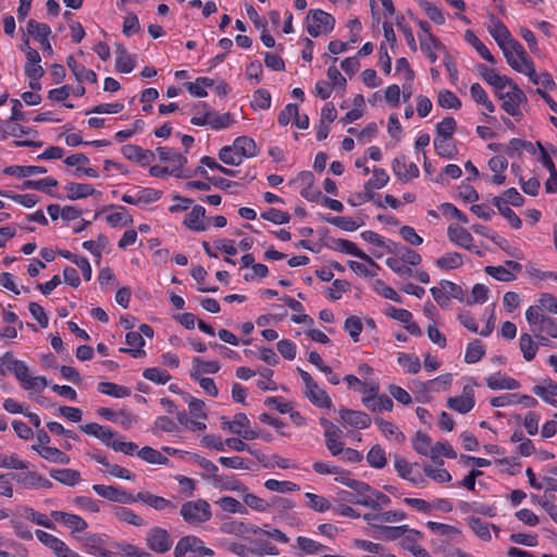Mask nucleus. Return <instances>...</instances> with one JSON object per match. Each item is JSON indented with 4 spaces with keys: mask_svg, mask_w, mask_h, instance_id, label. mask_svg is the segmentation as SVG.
I'll list each match as a JSON object with an SVG mask.
<instances>
[{
    "mask_svg": "<svg viewBox=\"0 0 557 557\" xmlns=\"http://www.w3.org/2000/svg\"><path fill=\"white\" fill-rule=\"evenodd\" d=\"M338 495L343 500H346L355 505H361L368 508H372L374 510H379L391 504V498L387 495L379 491H373L372 488L371 492H363L358 497H352L354 495L348 491H342L338 493Z\"/></svg>",
    "mask_w": 557,
    "mask_h": 557,
    "instance_id": "nucleus-1",
    "label": "nucleus"
},
{
    "mask_svg": "<svg viewBox=\"0 0 557 557\" xmlns=\"http://www.w3.org/2000/svg\"><path fill=\"white\" fill-rule=\"evenodd\" d=\"M181 516L189 524H200L211 518L210 505L205 499L188 500L181 507Z\"/></svg>",
    "mask_w": 557,
    "mask_h": 557,
    "instance_id": "nucleus-2",
    "label": "nucleus"
},
{
    "mask_svg": "<svg viewBox=\"0 0 557 557\" xmlns=\"http://www.w3.org/2000/svg\"><path fill=\"white\" fill-rule=\"evenodd\" d=\"M307 20V32L312 37L332 32L335 25L334 17L322 10H310Z\"/></svg>",
    "mask_w": 557,
    "mask_h": 557,
    "instance_id": "nucleus-3",
    "label": "nucleus"
},
{
    "mask_svg": "<svg viewBox=\"0 0 557 557\" xmlns=\"http://www.w3.org/2000/svg\"><path fill=\"white\" fill-rule=\"evenodd\" d=\"M498 99L503 101L502 109L506 113L513 116L517 121L522 119L520 104L527 102L528 99L517 84H512L510 90L505 91Z\"/></svg>",
    "mask_w": 557,
    "mask_h": 557,
    "instance_id": "nucleus-4",
    "label": "nucleus"
},
{
    "mask_svg": "<svg viewBox=\"0 0 557 557\" xmlns=\"http://www.w3.org/2000/svg\"><path fill=\"white\" fill-rule=\"evenodd\" d=\"M525 319L532 326V331L546 333L549 336L557 338V321L546 314H537L535 309L525 311Z\"/></svg>",
    "mask_w": 557,
    "mask_h": 557,
    "instance_id": "nucleus-5",
    "label": "nucleus"
},
{
    "mask_svg": "<svg viewBox=\"0 0 557 557\" xmlns=\"http://www.w3.org/2000/svg\"><path fill=\"white\" fill-rule=\"evenodd\" d=\"M157 152L161 161H168L173 164V168L171 169V175H174L178 178H186L190 176L188 173H185L182 170L183 166L187 163V158L182 153L176 152L168 147H159L157 148Z\"/></svg>",
    "mask_w": 557,
    "mask_h": 557,
    "instance_id": "nucleus-6",
    "label": "nucleus"
},
{
    "mask_svg": "<svg viewBox=\"0 0 557 557\" xmlns=\"http://www.w3.org/2000/svg\"><path fill=\"white\" fill-rule=\"evenodd\" d=\"M147 545L159 554L168 552L172 545L169 532L159 527L152 528L147 534Z\"/></svg>",
    "mask_w": 557,
    "mask_h": 557,
    "instance_id": "nucleus-7",
    "label": "nucleus"
},
{
    "mask_svg": "<svg viewBox=\"0 0 557 557\" xmlns=\"http://www.w3.org/2000/svg\"><path fill=\"white\" fill-rule=\"evenodd\" d=\"M92 490L101 497L121 504L134 503V495L113 485L95 484Z\"/></svg>",
    "mask_w": 557,
    "mask_h": 557,
    "instance_id": "nucleus-8",
    "label": "nucleus"
},
{
    "mask_svg": "<svg viewBox=\"0 0 557 557\" xmlns=\"http://www.w3.org/2000/svg\"><path fill=\"white\" fill-rule=\"evenodd\" d=\"M473 391L469 386H465L461 396L449 397L447 399L448 408L459 412L467 413L474 407Z\"/></svg>",
    "mask_w": 557,
    "mask_h": 557,
    "instance_id": "nucleus-9",
    "label": "nucleus"
},
{
    "mask_svg": "<svg viewBox=\"0 0 557 557\" xmlns=\"http://www.w3.org/2000/svg\"><path fill=\"white\" fill-rule=\"evenodd\" d=\"M197 462L202 469H205L207 472L211 473V480L216 486H220L222 488L230 490V491H239L243 488V484L239 481H234V484L223 483V475H220L216 473L218 467L209 459H206L203 457H198Z\"/></svg>",
    "mask_w": 557,
    "mask_h": 557,
    "instance_id": "nucleus-10",
    "label": "nucleus"
},
{
    "mask_svg": "<svg viewBox=\"0 0 557 557\" xmlns=\"http://www.w3.org/2000/svg\"><path fill=\"white\" fill-rule=\"evenodd\" d=\"M135 502H141L158 511H163L166 509L173 510L176 508V505L174 503H172L171 500H169L164 497L151 494L149 492L137 493L134 496V503Z\"/></svg>",
    "mask_w": 557,
    "mask_h": 557,
    "instance_id": "nucleus-11",
    "label": "nucleus"
},
{
    "mask_svg": "<svg viewBox=\"0 0 557 557\" xmlns=\"http://www.w3.org/2000/svg\"><path fill=\"white\" fill-rule=\"evenodd\" d=\"M121 151L126 159L139 162L144 166L152 163L156 158L151 150H145L137 145H125Z\"/></svg>",
    "mask_w": 557,
    "mask_h": 557,
    "instance_id": "nucleus-12",
    "label": "nucleus"
},
{
    "mask_svg": "<svg viewBox=\"0 0 557 557\" xmlns=\"http://www.w3.org/2000/svg\"><path fill=\"white\" fill-rule=\"evenodd\" d=\"M392 169L394 174L403 182L418 177L420 172L416 163L406 164V157L400 156L394 159Z\"/></svg>",
    "mask_w": 557,
    "mask_h": 557,
    "instance_id": "nucleus-13",
    "label": "nucleus"
},
{
    "mask_svg": "<svg viewBox=\"0 0 557 557\" xmlns=\"http://www.w3.org/2000/svg\"><path fill=\"white\" fill-rule=\"evenodd\" d=\"M12 480H15L17 483L27 488L35 486H41L45 488L52 487L51 481L32 471L14 473L12 474Z\"/></svg>",
    "mask_w": 557,
    "mask_h": 557,
    "instance_id": "nucleus-14",
    "label": "nucleus"
},
{
    "mask_svg": "<svg viewBox=\"0 0 557 557\" xmlns=\"http://www.w3.org/2000/svg\"><path fill=\"white\" fill-rule=\"evenodd\" d=\"M339 417L347 424L358 429H367L371 424L370 416L363 411L343 408L339 410Z\"/></svg>",
    "mask_w": 557,
    "mask_h": 557,
    "instance_id": "nucleus-15",
    "label": "nucleus"
},
{
    "mask_svg": "<svg viewBox=\"0 0 557 557\" xmlns=\"http://www.w3.org/2000/svg\"><path fill=\"white\" fill-rule=\"evenodd\" d=\"M206 209L202 206H195L193 210L186 215L183 224L191 231L203 232L207 230L205 223Z\"/></svg>",
    "mask_w": 557,
    "mask_h": 557,
    "instance_id": "nucleus-16",
    "label": "nucleus"
},
{
    "mask_svg": "<svg viewBox=\"0 0 557 557\" xmlns=\"http://www.w3.org/2000/svg\"><path fill=\"white\" fill-rule=\"evenodd\" d=\"M406 533L422 536L420 531L411 530L406 524L398 527H388L382 524L379 529V534L376 537L383 541H395L403 537Z\"/></svg>",
    "mask_w": 557,
    "mask_h": 557,
    "instance_id": "nucleus-17",
    "label": "nucleus"
},
{
    "mask_svg": "<svg viewBox=\"0 0 557 557\" xmlns=\"http://www.w3.org/2000/svg\"><path fill=\"white\" fill-rule=\"evenodd\" d=\"M487 387L493 391L497 389H517L520 387V383L513 377L496 372L485 379Z\"/></svg>",
    "mask_w": 557,
    "mask_h": 557,
    "instance_id": "nucleus-18",
    "label": "nucleus"
},
{
    "mask_svg": "<svg viewBox=\"0 0 557 557\" xmlns=\"http://www.w3.org/2000/svg\"><path fill=\"white\" fill-rule=\"evenodd\" d=\"M64 188L67 193L66 197L70 200H77V199L87 198L88 196H94V195L100 196L101 195V193L96 190L92 187V185H90V184H81V183L71 182V183H67Z\"/></svg>",
    "mask_w": 557,
    "mask_h": 557,
    "instance_id": "nucleus-19",
    "label": "nucleus"
},
{
    "mask_svg": "<svg viewBox=\"0 0 557 557\" xmlns=\"http://www.w3.org/2000/svg\"><path fill=\"white\" fill-rule=\"evenodd\" d=\"M40 55L36 49L29 48L27 51V62L25 65V74L29 79L38 81L45 74L40 63Z\"/></svg>",
    "mask_w": 557,
    "mask_h": 557,
    "instance_id": "nucleus-20",
    "label": "nucleus"
},
{
    "mask_svg": "<svg viewBox=\"0 0 557 557\" xmlns=\"http://www.w3.org/2000/svg\"><path fill=\"white\" fill-rule=\"evenodd\" d=\"M51 517L57 522L63 523L77 532L84 531L88 527L87 522L77 515L55 510L51 512Z\"/></svg>",
    "mask_w": 557,
    "mask_h": 557,
    "instance_id": "nucleus-21",
    "label": "nucleus"
},
{
    "mask_svg": "<svg viewBox=\"0 0 557 557\" xmlns=\"http://www.w3.org/2000/svg\"><path fill=\"white\" fill-rule=\"evenodd\" d=\"M220 530L224 534H234L236 536H244L247 533H253L257 534L258 532H261L262 530L258 527L245 523L243 521H228L223 522L220 527Z\"/></svg>",
    "mask_w": 557,
    "mask_h": 557,
    "instance_id": "nucleus-22",
    "label": "nucleus"
},
{
    "mask_svg": "<svg viewBox=\"0 0 557 557\" xmlns=\"http://www.w3.org/2000/svg\"><path fill=\"white\" fill-rule=\"evenodd\" d=\"M79 429L84 433L97 437L102 443H104L107 446H111V443H112L111 440L115 435L111 429L103 426L101 424H98L96 422H90L85 425H81Z\"/></svg>",
    "mask_w": 557,
    "mask_h": 557,
    "instance_id": "nucleus-23",
    "label": "nucleus"
},
{
    "mask_svg": "<svg viewBox=\"0 0 557 557\" xmlns=\"http://www.w3.org/2000/svg\"><path fill=\"white\" fill-rule=\"evenodd\" d=\"M125 342L128 346L133 348H121V352H126L132 355L134 358H141L146 356V351L143 349L145 345V339L143 335L137 332H128L125 336Z\"/></svg>",
    "mask_w": 557,
    "mask_h": 557,
    "instance_id": "nucleus-24",
    "label": "nucleus"
},
{
    "mask_svg": "<svg viewBox=\"0 0 557 557\" xmlns=\"http://www.w3.org/2000/svg\"><path fill=\"white\" fill-rule=\"evenodd\" d=\"M66 64L78 82L97 83V74L92 70H87L84 65L79 64L73 55L67 57Z\"/></svg>",
    "mask_w": 557,
    "mask_h": 557,
    "instance_id": "nucleus-25",
    "label": "nucleus"
},
{
    "mask_svg": "<svg viewBox=\"0 0 557 557\" xmlns=\"http://www.w3.org/2000/svg\"><path fill=\"white\" fill-rule=\"evenodd\" d=\"M334 248L338 251L355 256L374 267H377V264L367 253L360 250L355 243L348 239L339 238L334 240Z\"/></svg>",
    "mask_w": 557,
    "mask_h": 557,
    "instance_id": "nucleus-26",
    "label": "nucleus"
},
{
    "mask_svg": "<svg viewBox=\"0 0 557 557\" xmlns=\"http://www.w3.org/2000/svg\"><path fill=\"white\" fill-rule=\"evenodd\" d=\"M32 449L36 450L42 458L49 461L60 465H67L70 462V457L63 451H61L59 448L33 445Z\"/></svg>",
    "mask_w": 557,
    "mask_h": 557,
    "instance_id": "nucleus-27",
    "label": "nucleus"
},
{
    "mask_svg": "<svg viewBox=\"0 0 557 557\" xmlns=\"http://www.w3.org/2000/svg\"><path fill=\"white\" fill-rule=\"evenodd\" d=\"M449 239L456 245L463 247L468 250L472 249V235L463 227L449 226L447 230Z\"/></svg>",
    "mask_w": 557,
    "mask_h": 557,
    "instance_id": "nucleus-28",
    "label": "nucleus"
},
{
    "mask_svg": "<svg viewBox=\"0 0 557 557\" xmlns=\"http://www.w3.org/2000/svg\"><path fill=\"white\" fill-rule=\"evenodd\" d=\"M362 404L372 412L391 411L394 407L393 400L385 394H379L373 399L362 397Z\"/></svg>",
    "mask_w": 557,
    "mask_h": 557,
    "instance_id": "nucleus-29",
    "label": "nucleus"
},
{
    "mask_svg": "<svg viewBox=\"0 0 557 557\" xmlns=\"http://www.w3.org/2000/svg\"><path fill=\"white\" fill-rule=\"evenodd\" d=\"M49 474L52 479L67 486H74L82 480L81 472L74 469H52Z\"/></svg>",
    "mask_w": 557,
    "mask_h": 557,
    "instance_id": "nucleus-30",
    "label": "nucleus"
},
{
    "mask_svg": "<svg viewBox=\"0 0 557 557\" xmlns=\"http://www.w3.org/2000/svg\"><path fill=\"white\" fill-rule=\"evenodd\" d=\"M413 466H418V463L416 462L411 465L404 457L397 454L394 455V467L400 478L408 480L414 484L423 482V478L421 475H419L418 478L410 476Z\"/></svg>",
    "mask_w": 557,
    "mask_h": 557,
    "instance_id": "nucleus-31",
    "label": "nucleus"
},
{
    "mask_svg": "<svg viewBox=\"0 0 557 557\" xmlns=\"http://www.w3.org/2000/svg\"><path fill=\"white\" fill-rule=\"evenodd\" d=\"M220 370L218 361H203L198 357L193 359V369L190 376L194 380H199L203 373H216Z\"/></svg>",
    "mask_w": 557,
    "mask_h": 557,
    "instance_id": "nucleus-32",
    "label": "nucleus"
},
{
    "mask_svg": "<svg viewBox=\"0 0 557 557\" xmlns=\"http://www.w3.org/2000/svg\"><path fill=\"white\" fill-rule=\"evenodd\" d=\"M492 203L498 209L499 213L510 223V225L519 230L522 225L521 219L510 209L503 197L496 196L492 199Z\"/></svg>",
    "mask_w": 557,
    "mask_h": 557,
    "instance_id": "nucleus-33",
    "label": "nucleus"
},
{
    "mask_svg": "<svg viewBox=\"0 0 557 557\" xmlns=\"http://www.w3.org/2000/svg\"><path fill=\"white\" fill-rule=\"evenodd\" d=\"M535 309L537 314H544V312L557 314V297L552 294H541L536 300V305L530 306L527 310Z\"/></svg>",
    "mask_w": 557,
    "mask_h": 557,
    "instance_id": "nucleus-34",
    "label": "nucleus"
},
{
    "mask_svg": "<svg viewBox=\"0 0 557 557\" xmlns=\"http://www.w3.org/2000/svg\"><path fill=\"white\" fill-rule=\"evenodd\" d=\"M306 397L315 406L320 408H331L332 400L325 391L321 389L315 383V387H308L305 392Z\"/></svg>",
    "mask_w": 557,
    "mask_h": 557,
    "instance_id": "nucleus-35",
    "label": "nucleus"
},
{
    "mask_svg": "<svg viewBox=\"0 0 557 557\" xmlns=\"http://www.w3.org/2000/svg\"><path fill=\"white\" fill-rule=\"evenodd\" d=\"M202 541L196 536L187 535L182 537L174 548V557H183L188 552H197L200 549Z\"/></svg>",
    "mask_w": 557,
    "mask_h": 557,
    "instance_id": "nucleus-36",
    "label": "nucleus"
},
{
    "mask_svg": "<svg viewBox=\"0 0 557 557\" xmlns=\"http://www.w3.org/2000/svg\"><path fill=\"white\" fill-rule=\"evenodd\" d=\"M234 149L238 151V153L243 158H252L258 153V148L255 140L247 136H239L233 143Z\"/></svg>",
    "mask_w": 557,
    "mask_h": 557,
    "instance_id": "nucleus-37",
    "label": "nucleus"
},
{
    "mask_svg": "<svg viewBox=\"0 0 557 557\" xmlns=\"http://www.w3.org/2000/svg\"><path fill=\"white\" fill-rule=\"evenodd\" d=\"M109 209H117V212L111 213L107 216V222L113 226H126L133 224V218L128 214L127 210L123 206H109Z\"/></svg>",
    "mask_w": 557,
    "mask_h": 557,
    "instance_id": "nucleus-38",
    "label": "nucleus"
},
{
    "mask_svg": "<svg viewBox=\"0 0 557 557\" xmlns=\"http://www.w3.org/2000/svg\"><path fill=\"white\" fill-rule=\"evenodd\" d=\"M338 432L336 425H330L324 432L326 447L333 456H337L344 450V443L338 441Z\"/></svg>",
    "mask_w": 557,
    "mask_h": 557,
    "instance_id": "nucleus-39",
    "label": "nucleus"
},
{
    "mask_svg": "<svg viewBox=\"0 0 557 557\" xmlns=\"http://www.w3.org/2000/svg\"><path fill=\"white\" fill-rule=\"evenodd\" d=\"M3 172L8 175L22 178L30 175L44 174L47 172V169L38 165H11L5 168Z\"/></svg>",
    "mask_w": 557,
    "mask_h": 557,
    "instance_id": "nucleus-40",
    "label": "nucleus"
},
{
    "mask_svg": "<svg viewBox=\"0 0 557 557\" xmlns=\"http://www.w3.org/2000/svg\"><path fill=\"white\" fill-rule=\"evenodd\" d=\"M544 382L546 385H534L532 387V393L541 397L544 401L556 406L557 401L552 400L549 397L557 396V383L549 379L545 380Z\"/></svg>",
    "mask_w": 557,
    "mask_h": 557,
    "instance_id": "nucleus-41",
    "label": "nucleus"
},
{
    "mask_svg": "<svg viewBox=\"0 0 557 557\" xmlns=\"http://www.w3.org/2000/svg\"><path fill=\"white\" fill-rule=\"evenodd\" d=\"M440 456H445L447 458L455 459L457 457V454L449 443L436 442L431 448L430 457L438 466H443L444 461L442 459H438Z\"/></svg>",
    "mask_w": 557,
    "mask_h": 557,
    "instance_id": "nucleus-42",
    "label": "nucleus"
},
{
    "mask_svg": "<svg viewBox=\"0 0 557 557\" xmlns=\"http://www.w3.org/2000/svg\"><path fill=\"white\" fill-rule=\"evenodd\" d=\"M499 47L503 50L504 55L516 54L521 60V62H525V60L530 59L522 45L512 38V36L505 40L503 44L500 42Z\"/></svg>",
    "mask_w": 557,
    "mask_h": 557,
    "instance_id": "nucleus-43",
    "label": "nucleus"
},
{
    "mask_svg": "<svg viewBox=\"0 0 557 557\" xmlns=\"http://www.w3.org/2000/svg\"><path fill=\"white\" fill-rule=\"evenodd\" d=\"M465 39L467 42L473 46V48L484 60L493 64L496 62L495 58L486 48V46L475 36V34L472 30H466Z\"/></svg>",
    "mask_w": 557,
    "mask_h": 557,
    "instance_id": "nucleus-44",
    "label": "nucleus"
},
{
    "mask_svg": "<svg viewBox=\"0 0 557 557\" xmlns=\"http://www.w3.org/2000/svg\"><path fill=\"white\" fill-rule=\"evenodd\" d=\"M98 391L104 395L115 398H124L131 395V389L125 386H120L111 382H101L98 384Z\"/></svg>",
    "mask_w": 557,
    "mask_h": 557,
    "instance_id": "nucleus-45",
    "label": "nucleus"
},
{
    "mask_svg": "<svg viewBox=\"0 0 557 557\" xmlns=\"http://www.w3.org/2000/svg\"><path fill=\"white\" fill-rule=\"evenodd\" d=\"M113 512L119 520L127 522L132 525L141 527L145 524V521L141 517L126 507L115 506L113 508Z\"/></svg>",
    "mask_w": 557,
    "mask_h": 557,
    "instance_id": "nucleus-46",
    "label": "nucleus"
},
{
    "mask_svg": "<svg viewBox=\"0 0 557 557\" xmlns=\"http://www.w3.org/2000/svg\"><path fill=\"white\" fill-rule=\"evenodd\" d=\"M138 457H140L143 460L152 463V465H168L169 458L163 456L160 451L157 449L145 446L137 453Z\"/></svg>",
    "mask_w": 557,
    "mask_h": 557,
    "instance_id": "nucleus-47",
    "label": "nucleus"
},
{
    "mask_svg": "<svg viewBox=\"0 0 557 557\" xmlns=\"http://www.w3.org/2000/svg\"><path fill=\"white\" fill-rule=\"evenodd\" d=\"M436 265L442 270H454L462 265V256L458 252H448L445 256L436 259Z\"/></svg>",
    "mask_w": 557,
    "mask_h": 557,
    "instance_id": "nucleus-48",
    "label": "nucleus"
},
{
    "mask_svg": "<svg viewBox=\"0 0 557 557\" xmlns=\"http://www.w3.org/2000/svg\"><path fill=\"white\" fill-rule=\"evenodd\" d=\"M27 32L37 41H44L51 34V28L48 24L38 23L35 20H29L27 22Z\"/></svg>",
    "mask_w": 557,
    "mask_h": 557,
    "instance_id": "nucleus-49",
    "label": "nucleus"
},
{
    "mask_svg": "<svg viewBox=\"0 0 557 557\" xmlns=\"http://www.w3.org/2000/svg\"><path fill=\"white\" fill-rule=\"evenodd\" d=\"M417 537L419 536L410 533L403 540L401 547L409 550L414 557H432L424 547L416 543Z\"/></svg>",
    "mask_w": 557,
    "mask_h": 557,
    "instance_id": "nucleus-50",
    "label": "nucleus"
},
{
    "mask_svg": "<svg viewBox=\"0 0 557 557\" xmlns=\"http://www.w3.org/2000/svg\"><path fill=\"white\" fill-rule=\"evenodd\" d=\"M55 186H58V181L52 177H47V178H42V180H38V181L27 180L22 184L21 189H23V190L36 189V190L51 194L50 190L48 189V187H55Z\"/></svg>",
    "mask_w": 557,
    "mask_h": 557,
    "instance_id": "nucleus-51",
    "label": "nucleus"
},
{
    "mask_svg": "<svg viewBox=\"0 0 557 557\" xmlns=\"http://www.w3.org/2000/svg\"><path fill=\"white\" fill-rule=\"evenodd\" d=\"M367 461L373 468H384L386 466V455L384 449L380 445L372 446L367 454Z\"/></svg>",
    "mask_w": 557,
    "mask_h": 557,
    "instance_id": "nucleus-52",
    "label": "nucleus"
},
{
    "mask_svg": "<svg viewBox=\"0 0 557 557\" xmlns=\"http://www.w3.org/2000/svg\"><path fill=\"white\" fill-rule=\"evenodd\" d=\"M484 355H485L484 345L480 341L475 339L468 344L467 350H466V356H465V361L467 363H475L479 360H481Z\"/></svg>",
    "mask_w": 557,
    "mask_h": 557,
    "instance_id": "nucleus-53",
    "label": "nucleus"
},
{
    "mask_svg": "<svg viewBox=\"0 0 557 557\" xmlns=\"http://www.w3.org/2000/svg\"><path fill=\"white\" fill-rule=\"evenodd\" d=\"M519 347L523 354V358L527 361L534 359L537 351V344L533 342L530 334L524 333L520 336Z\"/></svg>",
    "mask_w": 557,
    "mask_h": 557,
    "instance_id": "nucleus-54",
    "label": "nucleus"
},
{
    "mask_svg": "<svg viewBox=\"0 0 557 557\" xmlns=\"http://www.w3.org/2000/svg\"><path fill=\"white\" fill-rule=\"evenodd\" d=\"M420 46L432 63L437 60V55L433 49H445L443 44L434 35H430L428 39L420 38Z\"/></svg>",
    "mask_w": 557,
    "mask_h": 557,
    "instance_id": "nucleus-55",
    "label": "nucleus"
},
{
    "mask_svg": "<svg viewBox=\"0 0 557 557\" xmlns=\"http://www.w3.org/2000/svg\"><path fill=\"white\" fill-rule=\"evenodd\" d=\"M468 524L478 537L483 541L491 540L490 524L482 521L480 518L470 517L468 518Z\"/></svg>",
    "mask_w": 557,
    "mask_h": 557,
    "instance_id": "nucleus-56",
    "label": "nucleus"
},
{
    "mask_svg": "<svg viewBox=\"0 0 557 557\" xmlns=\"http://www.w3.org/2000/svg\"><path fill=\"white\" fill-rule=\"evenodd\" d=\"M419 5L432 22L438 25H443L445 23V17L441 9H438L432 2L420 0Z\"/></svg>",
    "mask_w": 557,
    "mask_h": 557,
    "instance_id": "nucleus-57",
    "label": "nucleus"
},
{
    "mask_svg": "<svg viewBox=\"0 0 557 557\" xmlns=\"http://www.w3.org/2000/svg\"><path fill=\"white\" fill-rule=\"evenodd\" d=\"M219 159L227 165H239L243 157L234 149V146H224L219 151Z\"/></svg>",
    "mask_w": 557,
    "mask_h": 557,
    "instance_id": "nucleus-58",
    "label": "nucleus"
},
{
    "mask_svg": "<svg viewBox=\"0 0 557 557\" xmlns=\"http://www.w3.org/2000/svg\"><path fill=\"white\" fill-rule=\"evenodd\" d=\"M412 446L418 454L422 456H431V438L421 431L416 433Z\"/></svg>",
    "mask_w": 557,
    "mask_h": 557,
    "instance_id": "nucleus-59",
    "label": "nucleus"
},
{
    "mask_svg": "<svg viewBox=\"0 0 557 557\" xmlns=\"http://www.w3.org/2000/svg\"><path fill=\"white\" fill-rule=\"evenodd\" d=\"M457 127V123L454 117L447 116L444 117L440 123L436 125V138H448L450 139L453 134L455 133Z\"/></svg>",
    "mask_w": 557,
    "mask_h": 557,
    "instance_id": "nucleus-60",
    "label": "nucleus"
},
{
    "mask_svg": "<svg viewBox=\"0 0 557 557\" xmlns=\"http://www.w3.org/2000/svg\"><path fill=\"white\" fill-rule=\"evenodd\" d=\"M437 103L444 109H459L461 101L450 90H441L437 97Z\"/></svg>",
    "mask_w": 557,
    "mask_h": 557,
    "instance_id": "nucleus-61",
    "label": "nucleus"
},
{
    "mask_svg": "<svg viewBox=\"0 0 557 557\" xmlns=\"http://www.w3.org/2000/svg\"><path fill=\"white\" fill-rule=\"evenodd\" d=\"M102 539L97 534H89L83 539V547L90 555L99 556L102 547Z\"/></svg>",
    "mask_w": 557,
    "mask_h": 557,
    "instance_id": "nucleus-62",
    "label": "nucleus"
},
{
    "mask_svg": "<svg viewBox=\"0 0 557 557\" xmlns=\"http://www.w3.org/2000/svg\"><path fill=\"white\" fill-rule=\"evenodd\" d=\"M143 376L157 384H165L171 380V375L159 368H147L143 372Z\"/></svg>",
    "mask_w": 557,
    "mask_h": 557,
    "instance_id": "nucleus-63",
    "label": "nucleus"
},
{
    "mask_svg": "<svg viewBox=\"0 0 557 557\" xmlns=\"http://www.w3.org/2000/svg\"><path fill=\"white\" fill-rule=\"evenodd\" d=\"M218 504L220 507L227 512H239V513H246L247 509L246 507L238 502L236 498L231 496H223L219 499Z\"/></svg>",
    "mask_w": 557,
    "mask_h": 557,
    "instance_id": "nucleus-64",
    "label": "nucleus"
}]
</instances>
